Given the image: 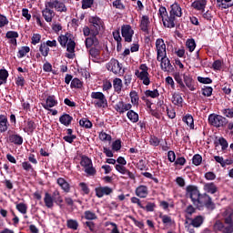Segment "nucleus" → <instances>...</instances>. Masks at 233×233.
Here are the masks:
<instances>
[{
    "mask_svg": "<svg viewBox=\"0 0 233 233\" xmlns=\"http://www.w3.org/2000/svg\"><path fill=\"white\" fill-rule=\"evenodd\" d=\"M145 96L147 97H152V99H156V97H159V91L157 89L155 90H146Z\"/></svg>",
    "mask_w": 233,
    "mask_h": 233,
    "instance_id": "53",
    "label": "nucleus"
},
{
    "mask_svg": "<svg viewBox=\"0 0 233 233\" xmlns=\"http://www.w3.org/2000/svg\"><path fill=\"white\" fill-rule=\"evenodd\" d=\"M158 218L162 220L163 225H166L167 227H172V225L174 224L172 217L168 215H163V213H160Z\"/></svg>",
    "mask_w": 233,
    "mask_h": 233,
    "instance_id": "37",
    "label": "nucleus"
},
{
    "mask_svg": "<svg viewBox=\"0 0 233 233\" xmlns=\"http://www.w3.org/2000/svg\"><path fill=\"white\" fill-rule=\"evenodd\" d=\"M94 5V0H82V9L87 10V8H92Z\"/></svg>",
    "mask_w": 233,
    "mask_h": 233,
    "instance_id": "62",
    "label": "nucleus"
},
{
    "mask_svg": "<svg viewBox=\"0 0 233 233\" xmlns=\"http://www.w3.org/2000/svg\"><path fill=\"white\" fill-rule=\"evenodd\" d=\"M84 227H87L90 232L96 233V223H94L92 220L84 222Z\"/></svg>",
    "mask_w": 233,
    "mask_h": 233,
    "instance_id": "59",
    "label": "nucleus"
},
{
    "mask_svg": "<svg viewBox=\"0 0 233 233\" xmlns=\"http://www.w3.org/2000/svg\"><path fill=\"white\" fill-rule=\"evenodd\" d=\"M129 97L131 99V103L132 105H134V106H137V105H139V95H137V91H131L129 94Z\"/></svg>",
    "mask_w": 233,
    "mask_h": 233,
    "instance_id": "45",
    "label": "nucleus"
},
{
    "mask_svg": "<svg viewBox=\"0 0 233 233\" xmlns=\"http://www.w3.org/2000/svg\"><path fill=\"white\" fill-rule=\"evenodd\" d=\"M187 221H190L191 227L194 228H199L203 223H205V217L198 215L192 218V217H187Z\"/></svg>",
    "mask_w": 233,
    "mask_h": 233,
    "instance_id": "19",
    "label": "nucleus"
},
{
    "mask_svg": "<svg viewBox=\"0 0 233 233\" xmlns=\"http://www.w3.org/2000/svg\"><path fill=\"white\" fill-rule=\"evenodd\" d=\"M208 121L215 128H223L228 124V120L225 116L214 113L208 116Z\"/></svg>",
    "mask_w": 233,
    "mask_h": 233,
    "instance_id": "5",
    "label": "nucleus"
},
{
    "mask_svg": "<svg viewBox=\"0 0 233 233\" xmlns=\"http://www.w3.org/2000/svg\"><path fill=\"white\" fill-rule=\"evenodd\" d=\"M89 56L92 57L93 63H97L99 59V56L101 55V51L96 47H91L88 50Z\"/></svg>",
    "mask_w": 233,
    "mask_h": 233,
    "instance_id": "33",
    "label": "nucleus"
},
{
    "mask_svg": "<svg viewBox=\"0 0 233 233\" xmlns=\"http://www.w3.org/2000/svg\"><path fill=\"white\" fill-rule=\"evenodd\" d=\"M57 185L66 192L68 194L70 192V184L63 177H58L56 180Z\"/></svg>",
    "mask_w": 233,
    "mask_h": 233,
    "instance_id": "31",
    "label": "nucleus"
},
{
    "mask_svg": "<svg viewBox=\"0 0 233 233\" xmlns=\"http://www.w3.org/2000/svg\"><path fill=\"white\" fill-rule=\"evenodd\" d=\"M91 99H96L94 101L95 106L97 108H106L108 106V100L103 92H92Z\"/></svg>",
    "mask_w": 233,
    "mask_h": 233,
    "instance_id": "8",
    "label": "nucleus"
},
{
    "mask_svg": "<svg viewBox=\"0 0 233 233\" xmlns=\"http://www.w3.org/2000/svg\"><path fill=\"white\" fill-rule=\"evenodd\" d=\"M79 125L82 128H92V122L88 118H81L79 120Z\"/></svg>",
    "mask_w": 233,
    "mask_h": 233,
    "instance_id": "51",
    "label": "nucleus"
},
{
    "mask_svg": "<svg viewBox=\"0 0 233 233\" xmlns=\"http://www.w3.org/2000/svg\"><path fill=\"white\" fill-rule=\"evenodd\" d=\"M57 41L62 46V48H66V57L68 59H74V55L76 53V40L74 39V35L70 33H66L65 35H60L57 37Z\"/></svg>",
    "mask_w": 233,
    "mask_h": 233,
    "instance_id": "3",
    "label": "nucleus"
},
{
    "mask_svg": "<svg viewBox=\"0 0 233 233\" xmlns=\"http://www.w3.org/2000/svg\"><path fill=\"white\" fill-rule=\"evenodd\" d=\"M45 9L42 10V15L45 19V21H46V23H52V19H54L56 13L53 11V9L48 6V3L46 2L45 3Z\"/></svg>",
    "mask_w": 233,
    "mask_h": 233,
    "instance_id": "16",
    "label": "nucleus"
},
{
    "mask_svg": "<svg viewBox=\"0 0 233 233\" xmlns=\"http://www.w3.org/2000/svg\"><path fill=\"white\" fill-rule=\"evenodd\" d=\"M39 52L41 56L44 57H48V54H50V47H48L45 42L41 43L39 46Z\"/></svg>",
    "mask_w": 233,
    "mask_h": 233,
    "instance_id": "42",
    "label": "nucleus"
},
{
    "mask_svg": "<svg viewBox=\"0 0 233 233\" xmlns=\"http://www.w3.org/2000/svg\"><path fill=\"white\" fill-rule=\"evenodd\" d=\"M171 101L173 105H176L177 106H182L183 105V96L177 93H174L172 95Z\"/></svg>",
    "mask_w": 233,
    "mask_h": 233,
    "instance_id": "40",
    "label": "nucleus"
},
{
    "mask_svg": "<svg viewBox=\"0 0 233 233\" xmlns=\"http://www.w3.org/2000/svg\"><path fill=\"white\" fill-rule=\"evenodd\" d=\"M35 122H34V120L27 119L26 126L23 128V130L25 134H27V136H32L35 130Z\"/></svg>",
    "mask_w": 233,
    "mask_h": 233,
    "instance_id": "29",
    "label": "nucleus"
},
{
    "mask_svg": "<svg viewBox=\"0 0 233 233\" xmlns=\"http://www.w3.org/2000/svg\"><path fill=\"white\" fill-rule=\"evenodd\" d=\"M198 208H194V206L192 205H188L186 209H185V218H186V220H187V218H192V215L193 214H196V209ZM186 223H188V221H186Z\"/></svg>",
    "mask_w": 233,
    "mask_h": 233,
    "instance_id": "47",
    "label": "nucleus"
},
{
    "mask_svg": "<svg viewBox=\"0 0 233 233\" xmlns=\"http://www.w3.org/2000/svg\"><path fill=\"white\" fill-rule=\"evenodd\" d=\"M191 6L195 10H205L207 6V0H196L191 4Z\"/></svg>",
    "mask_w": 233,
    "mask_h": 233,
    "instance_id": "35",
    "label": "nucleus"
},
{
    "mask_svg": "<svg viewBox=\"0 0 233 233\" xmlns=\"http://www.w3.org/2000/svg\"><path fill=\"white\" fill-rule=\"evenodd\" d=\"M135 76L140 79L146 86L150 85V74H148V66H147V64L140 65L139 69L135 71Z\"/></svg>",
    "mask_w": 233,
    "mask_h": 233,
    "instance_id": "7",
    "label": "nucleus"
},
{
    "mask_svg": "<svg viewBox=\"0 0 233 233\" xmlns=\"http://www.w3.org/2000/svg\"><path fill=\"white\" fill-rule=\"evenodd\" d=\"M232 0H217V5L218 8H221V10H227V8H230L232 5H229L228 3H230Z\"/></svg>",
    "mask_w": 233,
    "mask_h": 233,
    "instance_id": "48",
    "label": "nucleus"
},
{
    "mask_svg": "<svg viewBox=\"0 0 233 233\" xmlns=\"http://www.w3.org/2000/svg\"><path fill=\"white\" fill-rule=\"evenodd\" d=\"M114 108L118 114H125L132 109V104H125L123 99H121L115 105Z\"/></svg>",
    "mask_w": 233,
    "mask_h": 233,
    "instance_id": "17",
    "label": "nucleus"
},
{
    "mask_svg": "<svg viewBox=\"0 0 233 233\" xmlns=\"http://www.w3.org/2000/svg\"><path fill=\"white\" fill-rule=\"evenodd\" d=\"M95 191L96 198H103V196H110V194L114 192L112 187H96Z\"/></svg>",
    "mask_w": 233,
    "mask_h": 233,
    "instance_id": "22",
    "label": "nucleus"
},
{
    "mask_svg": "<svg viewBox=\"0 0 233 233\" xmlns=\"http://www.w3.org/2000/svg\"><path fill=\"white\" fill-rule=\"evenodd\" d=\"M100 141H112V136L106 134V132H100L98 136Z\"/></svg>",
    "mask_w": 233,
    "mask_h": 233,
    "instance_id": "58",
    "label": "nucleus"
},
{
    "mask_svg": "<svg viewBox=\"0 0 233 233\" xmlns=\"http://www.w3.org/2000/svg\"><path fill=\"white\" fill-rule=\"evenodd\" d=\"M70 86L71 88H82L83 83L79 80V78H73Z\"/></svg>",
    "mask_w": 233,
    "mask_h": 233,
    "instance_id": "57",
    "label": "nucleus"
},
{
    "mask_svg": "<svg viewBox=\"0 0 233 233\" xmlns=\"http://www.w3.org/2000/svg\"><path fill=\"white\" fill-rule=\"evenodd\" d=\"M204 190L208 194H216L218 192V186L214 182L206 183L204 185Z\"/></svg>",
    "mask_w": 233,
    "mask_h": 233,
    "instance_id": "32",
    "label": "nucleus"
},
{
    "mask_svg": "<svg viewBox=\"0 0 233 233\" xmlns=\"http://www.w3.org/2000/svg\"><path fill=\"white\" fill-rule=\"evenodd\" d=\"M9 143H12L13 145H16L17 147H21L23 145V137L21 135L15 133V131H12V135H9L8 137Z\"/></svg>",
    "mask_w": 233,
    "mask_h": 233,
    "instance_id": "23",
    "label": "nucleus"
},
{
    "mask_svg": "<svg viewBox=\"0 0 233 233\" xmlns=\"http://www.w3.org/2000/svg\"><path fill=\"white\" fill-rule=\"evenodd\" d=\"M82 219H86L87 221H96V219H97V215L95 211L86 210L82 216Z\"/></svg>",
    "mask_w": 233,
    "mask_h": 233,
    "instance_id": "34",
    "label": "nucleus"
},
{
    "mask_svg": "<svg viewBox=\"0 0 233 233\" xmlns=\"http://www.w3.org/2000/svg\"><path fill=\"white\" fill-rule=\"evenodd\" d=\"M135 194L137 196V198H147L148 196V187L145 185L138 186L135 190Z\"/></svg>",
    "mask_w": 233,
    "mask_h": 233,
    "instance_id": "26",
    "label": "nucleus"
},
{
    "mask_svg": "<svg viewBox=\"0 0 233 233\" xmlns=\"http://www.w3.org/2000/svg\"><path fill=\"white\" fill-rule=\"evenodd\" d=\"M66 227L67 228H70L71 230H77L79 228V222L76 219H67L66 220Z\"/></svg>",
    "mask_w": 233,
    "mask_h": 233,
    "instance_id": "43",
    "label": "nucleus"
},
{
    "mask_svg": "<svg viewBox=\"0 0 233 233\" xmlns=\"http://www.w3.org/2000/svg\"><path fill=\"white\" fill-rule=\"evenodd\" d=\"M89 23H91L92 35H99V30H101V26H103V20L97 16H92L89 19Z\"/></svg>",
    "mask_w": 233,
    "mask_h": 233,
    "instance_id": "12",
    "label": "nucleus"
},
{
    "mask_svg": "<svg viewBox=\"0 0 233 233\" xmlns=\"http://www.w3.org/2000/svg\"><path fill=\"white\" fill-rule=\"evenodd\" d=\"M186 198L191 199L192 204L198 210H203L204 207L210 212L216 210V203L212 200V197L207 193L201 194L198 186H187L186 187Z\"/></svg>",
    "mask_w": 233,
    "mask_h": 233,
    "instance_id": "1",
    "label": "nucleus"
},
{
    "mask_svg": "<svg viewBox=\"0 0 233 233\" xmlns=\"http://www.w3.org/2000/svg\"><path fill=\"white\" fill-rule=\"evenodd\" d=\"M8 127H10L8 117L5 115H0V134H5L8 130Z\"/></svg>",
    "mask_w": 233,
    "mask_h": 233,
    "instance_id": "27",
    "label": "nucleus"
},
{
    "mask_svg": "<svg viewBox=\"0 0 233 233\" xmlns=\"http://www.w3.org/2000/svg\"><path fill=\"white\" fill-rule=\"evenodd\" d=\"M46 3L49 8H52L53 10L55 8L56 11L60 12L61 14H63V12H68L66 5H65L61 0H51Z\"/></svg>",
    "mask_w": 233,
    "mask_h": 233,
    "instance_id": "13",
    "label": "nucleus"
},
{
    "mask_svg": "<svg viewBox=\"0 0 233 233\" xmlns=\"http://www.w3.org/2000/svg\"><path fill=\"white\" fill-rule=\"evenodd\" d=\"M212 92H214V88H212V86H204L202 87V96H205V97H210V96H212Z\"/></svg>",
    "mask_w": 233,
    "mask_h": 233,
    "instance_id": "52",
    "label": "nucleus"
},
{
    "mask_svg": "<svg viewBox=\"0 0 233 233\" xmlns=\"http://www.w3.org/2000/svg\"><path fill=\"white\" fill-rule=\"evenodd\" d=\"M150 25V17L148 15H143L140 20V30L145 32V34H148V26Z\"/></svg>",
    "mask_w": 233,
    "mask_h": 233,
    "instance_id": "28",
    "label": "nucleus"
},
{
    "mask_svg": "<svg viewBox=\"0 0 233 233\" xmlns=\"http://www.w3.org/2000/svg\"><path fill=\"white\" fill-rule=\"evenodd\" d=\"M162 23L166 28H175L176 27V16L172 15H167L163 17Z\"/></svg>",
    "mask_w": 233,
    "mask_h": 233,
    "instance_id": "24",
    "label": "nucleus"
},
{
    "mask_svg": "<svg viewBox=\"0 0 233 233\" xmlns=\"http://www.w3.org/2000/svg\"><path fill=\"white\" fill-rule=\"evenodd\" d=\"M80 165L85 168V172L87 176H96V174H97V170L95 169L90 157L83 155L81 157Z\"/></svg>",
    "mask_w": 233,
    "mask_h": 233,
    "instance_id": "9",
    "label": "nucleus"
},
{
    "mask_svg": "<svg viewBox=\"0 0 233 233\" xmlns=\"http://www.w3.org/2000/svg\"><path fill=\"white\" fill-rule=\"evenodd\" d=\"M197 79L202 85H212V79L210 77L198 76Z\"/></svg>",
    "mask_w": 233,
    "mask_h": 233,
    "instance_id": "60",
    "label": "nucleus"
},
{
    "mask_svg": "<svg viewBox=\"0 0 233 233\" xmlns=\"http://www.w3.org/2000/svg\"><path fill=\"white\" fill-rule=\"evenodd\" d=\"M127 116L131 123H137V121H139V115L134 110L129 109L127 113Z\"/></svg>",
    "mask_w": 233,
    "mask_h": 233,
    "instance_id": "41",
    "label": "nucleus"
},
{
    "mask_svg": "<svg viewBox=\"0 0 233 233\" xmlns=\"http://www.w3.org/2000/svg\"><path fill=\"white\" fill-rule=\"evenodd\" d=\"M186 46L188 48L189 52H194V50H196V40L194 38H188L186 41Z\"/></svg>",
    "mask_w": 233,
    "mask_h": 233,
    "instance_id": "50",
    "label": "nucleus"
},
{
    "mask_svg": "<svg viewBox=\"0 0 233 233\" xmlns=\"http://www.w3.org/2000/svg\"><path fill=\"white\" fill-rule=\"evenodd\" d=\"M31 43L33 45H37V44L41 43V35L39 34H34L31 38Z\"/></svg>",
    "mask_w": 233,
    "mask_h": 233,
    "instance_id": "63",
    "label": "nucleus"
},
{
    "mask_svg": "<svg viewBox=\"0 0 233 233\" xmlns=\"http://www.w3.org/2000/svg\"><path fill=\"white\" fill-rule=\"evenodd\" d=\"M182 121L183 123H186L191 130H194V116H192V115L187 114L183 116Z\"/></svg>",
    "mask_w": 233,
    "mask_h": 233,
    "instance_id": "38",
    "label": "nucleus"
},
{
    "mask_svg": "<svg viewBox=\"0 0 233 233\" xmlns=\"http://www.w3.org/2000/svg\"><path fill=\"white\" fill-rule=\"evenodd\" d=\"M113 87L116 94H121V90H123V80L121 78H115L113 80Z\"/></svg>",
    "mask_w": 233,
    "mask_h": 233,
    "instance_id": "36",
    "label": "nucleus"
},
{
    "mask_svg": "<svg viewBox=\"0 0 233 233\" xmlns=\"http://www.w3.org/2000/svg\"><path fill=\"white\" fill-rule=\"evenodd\" d=\"M15 208L16 210H18V212H20V214H26L28 210V206H26V204L25 203H18L16 204Z\"/></svg>",
    "mask_w": 233,
    "mask_h": 233,
    "instance_id": "54",
    "label": "nucleus"
},
{
    "mask_svg": "<svg viewBox=\"0 0 233 233\" xmlns=\"http://www.w3.org/2000/svg\"><path fill=\"white\" fill-rule=\"evenodd\" d=\"M169 15H173L174 17H181V15H183L179 4L174 3L170 5Z\"/></svg>",
    "mask_w": 233,
    "mask_h": 233,
    "instance_id": "25",
    "label": "nucleus"
},
{
    "mask_svg": "<svg viewBox=\"0 0 233 233\" xmlns=\"http://www.w3.org/2000/svg\"><path fill=\"white\" fill-rule=\"evenodd\" d=\"M43 108L45 110H50V108H54V106H57V99H56V96L50 95L46 97V103L42 104Z\"/></svg>",
    "mask_w": 233,
    "mask_h": 233,
    "instance_id": "20",
    "label": "nucleus"
},
{
    "mask_svg": "<svg viewBox=\"0 0 233 233\" xmlns=\"http://www.w3.org/2000/svg\"><path fill=\"white\" fill-rule=\"evenodd\" d=\"M115 168L116 172H119V174H127L128 176L129 179H132V181H136V175L132 173L130 170H128L125 166L116 164L115 166Z\"/></svg>",
    "mask_w": 233,
    "mask_h": 233,
    "instance_id": "21",
    "label": "nucleus"
},
{
    "mask_svg": "<svg viewBox=\"0 0 233 233\" xmlns=\"http://www.w3.org/2000/svg\"><path fill=\"white\" fill-rule=\"evenodd\" d=\"M159 62H161L160 66L164 72H172L174 70V66L170 63V59L166 56H160Z\"/></svg>",
    "mask_w": 233,
    "mask_h": 233,
    "instance_id": "18",
    "label": "nucleus"
},
{
    "mask_svg": "<svg viewBox=\"0 0 233 233\" xmlns=\"http://www.w3.org/2000/svg\"><path fill=\"white\" fill-rule=\"evenodd\" d=\"M59 121L61 125H64V127H70V125H72V121H74V117L66 113H63L59 117Z\"/></svg>",
    "mask_w": 233,
    "mask_h": 233,
    "instance_id": "30",
    "label": "nucleus"
},
{
    "mask_svg": "<svg viewBox=\"0 0 233 233\" xmlns=\"http://www.w3.org/2000/svg\"><path fill=\"white\" fill-rule=\"evenodd\" d=\"M222 114L226 116V117H233V107L223 109Z\"/></svg>",
    "mask_w": 233,
    "mask_h": 233,
    "instance_id": "64",
    "label": "nucleus"
},
{
    "mask_svg": "<svg viewBox=\"0 0 233 233\" xmlns=\"http://www.w3.org/2000/svg\"><path fill=\"white\" fill-rule=\"evenodd\" d=\"M202 161H203V157H201V155L196 154L193 156L192 163H193V165H195V167H199V165H201Z\"/></svg>",
    "mask_w": 233,
    "mask_h": 233,
    "instance_id": "55",
    "label": "nucleus"
},
{
    "mask_svg": "<svg viewBox=\"0 0 233 233\" xmlns=\"http://www.w3.org/2000/svg\"><path fill=\"white\" fill-rule=\"evenodd\" d=\"M121 34L126 43H132V37H134V29H132L130 25H122Z\"/></svg>",
    "mask_w": 233,
    "mask_h": 233,
    "instance_id": "15",
    "label": "nucleus"
},
{
    "mask_svg": "<svg viewBox=\"0 0 233 233\" xmlns=\"http://www.w3.org/2000/svg\"><path fill=\"white\" fill-rule=\"evenodd\" d=\"M135 76L140 79L146 86L150 85V74H148V66H147V64L140 65L139 69L135 71Z\"/></svg>",
    "mask_w": 233,
    "mask_h": 233,
    "instance_id": "6",
    "label": "nucleus"
},
{
    "mask_svg": "<svg viewBox=\"0 0 233 233\" xmlns=\"http://www.w3.org/2000/svg\"><path fill=\"white\" fill-rule=\"evenodd\" d=\"M143 210H146V212H154V210L156 209V203L154 202H147L146 207L143 206V208H140Z\"/></svg>",
    "mask_w": 233,
    "mask_h": 233,
    "instance_id": "56",
    "label": "nucleus"
},
{
    "mask_svg": "<svg viewBox=\"0 0 233 233\" xmlns=\"http://www.w3.org/2000/svg\"><path fill=\"white\" fill-rule=\"evenodd\" d=\"M215 145H217V147H218V145H220L221 150L223 152H225V150H227V148H228V142L223 137H220L218 139V142H215Z\"/></svg>",
    "mask_w": 233,
    "mask_h": 233,
    "instance_id": "46",
    "label": "nucleus"
},
{
    "mask_svg": "<svg viewBox=\"0 0 233 233\" xmlns=\"http://www.w3.org/2000/svg\"><path fill=\"white\" fill-rule=\"evenodd\" d=\"M106 70L108 72H112L115 75L121 74V70H123V65L119 64V61L116 58H112L106 65Z\"/></svg>",
    "mask_w": 233,
    "mask_h": 233,
    "instance_id": "11",
    "label": "nucleus"
},
{
    "mask_svg": "<svg viewBox=\"0 0 233 233\" xmlns=\"http://www.w3.org/2000/svg\"><path fill=\"white\" fill-rule=\"evenodd\" d=\"M222 218L226 226V233H233V211L230 209H226L222 213Z\"/></svg>",
    "mask_w": 233,
    "mask_h": 233,
    "instance_id": "10",
    "label": "nucleus"
},
{
    "mask_svg": "<svg viewBox=\"0 0 233 233\" xmlns=\"http://www.w3.org/2000/svg\"><path fill=\"white\" fill-rule=\"evenodd\" d=\"M8 71L6 69H0V86L1 85H6L8 80Z\"/></svg>",
    "mask_w": 233,
    "mask_h": 233,
    "instance_id": "44",
    "label": "nucleus"
},
{
    "mask_svg": "<svg viewBox=\"0 0 233 233\" xmlns=\"http://www.w3.org/2000/svg\"><path fill=\"white\" fill-rule=\"evenodd\" d=\"M136 167L138 170H141V171L148 170V167H147V162L143 159H140L138 163H137Z\"/></svg>",
    "mask_w": 233,
    "mask_h": 233,
    "instance_id": "61",
    "label": "nucleus"
},
{
    "mask_svg": "<svg viewBox=\"0 0 233 233\" xmlns=\"http://www.w3.org/2000/svg\"><path fill=\"white\" fill-rule=\"evenodd\" d=\"M30 52V47L29 46H22L18 50L17 57L18 59H23Z\"/></svg>",
    "mask_w": 233,
    "mask_h": 233,
    "instance_id": "49",
    "label": "nucleus"
},
{
    "mask_svg": "<svg viewBox=\"0 0 233 233\" xmlns=\"http://www.w3.org/2000/svg\"><path fill=\"white\" fill-rule=\"evenodd\" d=\"M173 77L176 83H177L181 92H185L187 88H188V90L191 92L196 91V81L189 74L184 73L181 75L179 72H176L173 74Z\"/></svg>",
    "mask_w": 233,
    "mask_h": 233,
    "instance_id": "2",
    "label": "nucleus"
},
{
    "mask_svg": "<svg viewBox=\"0 0 233 233\" xmlns=\"http://www.w3.org/2000/svg\"><path fill=\"white\" fill-rule=\"evenodd\" d=\"M44 203L46 208H54V203L58 207H63V197H61V193L59 191L55 190L53 194L48 192L45 193Z\"/></svg>",
    "mask_w": 233,
    "mask_h": 233,
    "instance_id": "4",
    "label": "nucleus"
},
{
    "mask_svg": "<svg viewBox=\"0 0 233 233\" xmlns=\"http://www.w3.org/2000/svg\"><path fill=\"white\" fill-rule=\"evenodd\" d=\"M156 48H157V61L163 56H167V45H165V40L163 38H158L156 40Z\"/></svg>",
    "mask_w": 233,
    "mask_h": 233,
    "instance_id": "14",
    "label": "nucleus"
},
{
    "mask_svg": "<svg viewBox=\"0 0 233 233\" xmlns=\"http://www.w3.org/2000/svg\"><path fill=\"white\" fill-rule=\"evenodd\" d=\"M85 43L86 48H92L93 45H95V46H97V45H99V40H97V37L93 35V36L86 38Z\"/></svg>",
    "mask_w": 233,
    "mask_h": 233,
    "instance_id": "39",
    "label": "nucleus"
}]
</instances>
